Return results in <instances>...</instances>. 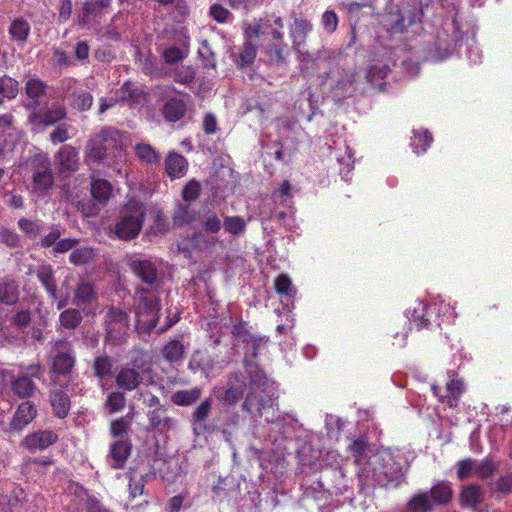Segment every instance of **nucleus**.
<instances>
[{"instance_id":"obj_56","label":"nucleus","mask_w":512,"mask_h":512,"mask_svg":"<svg viewBox=\"0 0 512 512\" xmlns=\"http://www.w3.org/2000/svg\"><path fill=\"white\" fill-rule=\"evenodd\" d=\"M245 390L246 384L244 382H238L236 386H231L229 389H226V406L232 405L241 399Z\"/></svg>"},{"instance_id":"obj_45","label":"nucleus","mask_w":512,"mask_h":512,"mask_svg":"<svg viewBox=\"0 0 512 512\" xmlns=\"http://www.w3.org/2000/svg\"><path fill=\"white\" fill-rule=\"evenodd\" d=\"M196 75V69L189 65L177 66L173 71V79L175 82L190 85Z\"/></svg>"},{"instance_id":"obj_63","label":"nucleus","mask_w":512,"mask_h":512,"mask_svg":"<svg viewBox=\"0 0 512 512\" xmlns=\"http://www.w3.org/2000/svg\"><path fill=\"white\" fill-rule=\"evenodd\" d=\"M69 126L67 124H60L50 134V140L53 144H59L67 141L70 138L68 132Z\"/></svg>"},{"instance_id":"obj_6","label":"nucleus","mask_w":512,"mask_h":512,"mask_svg":"<svg viewBox=\"0 0 512 512\" xmlns=\"http://www.w3.org/2000/svg\"><path fill=\"white\" fill-rule=\"evenodd\" d=\"M423 16L422 9L413 0H404L396 11H391L388 16L389 30L392 33L402 34L409 27L420 21Z\"/></svg>"},{"instance_id":"obj_22","label":"nucleus","mask_w":512,"mask_h":512,"mask_svg":"<svg viewBox=\"0 0 512 512\" xmlns=\"http://www.w3.org/2000/svg\"><path fill=\"white\" fill-rule=\"evenodd\" d=\"M485 499V491L480 485L470 484L464 486L459 495V502L463 508L476 509L483 503Z\"/></svg>"},{"instance_id":"obj_7","label":"nucleus","mask_w":512,"mask_h":512,"mask_svg":"<svg viewBox=\"0 0 512 512\" xmlns=\"http://www.w3.org/2000/svg\"><path fill=\"white\" fill-rule=\"evenodd\" d=\"M129 321V314L126 311L111 307L107 312L105 320L106 341L113 345L122 344L128 334Z\"/></svg>"},{"instance_id":"obj_64","label":"nucleus","mask_w":512,"mask_h":512,"mask_svg":"<svg viewBox=\"0 0 512 512\" xmlns=\"http://www.w3.org/2000/svg\"><path fill=\"white\" fill-rule=\"evenodd\" d=\"M512 489V476L507 474L504 476H501L497 479V481L493 485V490L495 492L507 494Z\"/></svg>"},{"instance_id":"obj_9","label":"nucleus","mask_w":512,"mask_h":512,"mask_svg":"<svg viewBox=\"0 0 512 512\" xmlns=\"http://www.w3.org/2000/svg\"><path fill=\"white\" fill-rule=\"evenodd\" d=\"M233 338V345L237 346L240 343L245 345L247 348L245 354L246 356H250L252 358H256L259 349L264 342V338L260 336H255L248 329V324L244 321H239L235 324L231 331Z\"/></svg>"},{"instance_id":"obj_13","label":"nucleus","mask_w":512,"mask_h":512,"mask_svg":"<svg viewBox=\"0 0 512 512\" xmlns=\"http://www.w3.org/2000/svg\"><path fill=\"white\" fill-rule=\"evenodd\" d=\"M48 85L38 78H30L24 86L26 101L24 107L30 112L40 107V99L47 94Z\"/></svg>"},{"instance_id":"obj_49","label":"nucleus","mask_w":512,"mask_h":512,"mask_svg":"<svg viewBox=\"0 0 512 512\" xmlns=\"http://www.w3.org/2000/svg\"><path fill=\"white\" fill-rule=\"evenodd\" d=\"M18 91V82L15 79L9 76L0 77V94L3 97L10 99L15 98Z\"/></svg>"},{"instance_id":"obj_57","label":"nucleus","mask_w":512,"mask_h":512,"mask_svg":"<svg viewBox=\"0 0 512 512\" xmlns=\"http://www.w3.org/2000/svg\"><path fill=\"white\" fill-rule=\"evenodd\" d=\"M275 291L280 295H289L292 290V281L287 274H280L275 279Z\"/></svg>"},{"instance_id":"obj_25","label":"nucleus","mask_w":512,"mask_h":512,"mask_svg":"<svg viewBox=\"0 0 512 512\" xmlns=\"http://www.w3.org/2000/svg\"><path fill=\"white\" fill-rule=\"evenodd\" d=\"M60 165V171L73 172L78 168V153L71 145H64L56 155Z\"/></svg>"},{"instance_id":"obj_3","label":"nucleus","mask_w":512,"mask_h":512,"mask_svg":"<svg viewBox=\"0 0 512 512\" xmlns=\"http://www.w3.org/2000/svg\"><path fill=\"white\" fill-rule=\"evenodd\" d=\"M145 216L146 206L142 202L129 200L120 210L113 228L114 234L123 241L136 238L143 227Z\"/></svg>"},{"instance_id":"obj_27","label":"nucleus","mask_w":512,"mask_h":512,"mask_svg":"<svg viewBox=\"0 0 512 512\" xmlns=\"http://www.w3.org/2000/svg\"><path fill=\"white\" fill-rule=\"evenodd\" d=\"M91 196L102 207H104L113 194V187L111 183L105 179H95L91 182L90 188Z\"/></svg>"},{"instance_id":"obj_51","label":"nucleus","mask_w":512,"mask_h":512,"mask_svg":"<svg viewBox=\"0 0 512 512\" xmlns=\"http://www.w3.org/2000/svg\"><path fill=\"white\" fill-rule=\"evenodd\" d=\"M497 470V465L490 459H486L480 463L477 462L475 467V475L481 479L485 480L491 477Z\"/></svg>"},{"instance_id":"obj_42","label":"nucleus","mask_w":512,"mask_h":512,"mask_svg":"<svg viewBox=\"0 0 512 512\" xmlns=\"http://www.w3.org/2000/svg\"><path fill=\"white\" fill-rule=\"evenodd\" d=\"M432 141L433 137L429 131L424 130L415 132L411 142L413 151L417 155L426 152Z\"/></svg>"},{"instance_id":"obj_38","label":"nucleus","mask_w":512,"mask_h":512,"mask_svg":"<svg viewBox=\"0 0 512 512\" xmlns=\"http://www.w3.org/2000/svg\"><path fill=\"white\" fill-rule=\"evenodd\" d=\"M201 397V390L193 388L191 390H179L172 394L171 401L178 406H189Z\"/></svg>"},{"instance_id":"obj_10","label":"nucleus","mask_w":512,"mask_h":512,"mask_svg":"<svg viewBox=\"0 0 512 512\" xmlns=\"http://www.w3.org/2000/svg\"><path fill=\"white\" fill-rule=\"evenodd\" d=\"M128 266L145 284L151 287L159 285V271L156 264L151 260L131 257L128 260Z\"/></svg>"},{"instance_id":"obj_60","label":"nucleus","mask_w":512,"mask_h":512,"mask_svg":"<svg viewBox=\"0 0 512 512\" xmlns=\"http://www.w3.org/2000/svg\"><path fill=\"white\" fill-rule=\"evenodd\" d=\"M367 447V438L364 436H360L350 444L349 449L352 452L353 456L355 457L356 461H359L362 459Z\"/></svg>"},{"instance_id":"obj_12","label":"nucleus","mask_w":512,"mask_h":512,"mask_svg":"<svg viewBox=\"0 0 512 512\" xmlns=\"http://www.w3.org/2000/svg\"><path fill=\"white\" fill-rule=\"evenodd\" d=\"M35 163L32 176L33 189L38 193L44 194L48 192L54 184L50 162L46 157H39Z\"/></svg>"},{"instance_id":"obj_53","label":"nucleus","mask_w":512,"mask_h":512,"mask_svg":"<svg viewBox=\"0 0 512 512\" xmlns=\"http://www.w3.org/2000/svg\"><path fill=\"white\" fill-rule=\"evenodd\" d=\"M19 228L28 236L30 239H35L40 235L41 226L33 220L27 218H21L18 222Z\"/></svg>"},{"instance_id":"obj_32","label":"nucleus","mask_w":512,"mask_h":512,"mask_svg":"<svg viewBox=\"0 0 512 512\" xmlns=\"http://www.w3.org/2000/svg\"><path fill=\"white\" fill-rule=\"evenodd\" d=\"M92 367L95 377L100 381L111 377L113 374V360L109 355L97 356Z\"/></svg>"},{"instance_id":"obj_29","label":"nucleus","mask_w":512,"mask_h":512,"mask_svg":"<svg viewBox=\"0 0 512 512\" xmlns=\"http://www.w3.org/2000/svg\"><path fill=\"white\" fill-rule=\"evenodd\" d=\"M12 391L19 398H30L34 395L37 387L28 375H18L11 383Z\"/></svg>"},{"instance_id":"obj_48","label":"nucleus","mask_w":512,"mask_h":512,"mask_svg":"<svg viewBox=\"0 0 512 512\" xmlns=\"http://www.w3.org/2000/svg\"><path fill=\"white\" fill-rule=\"evenodd\" d=\"M136 155L146 163L159 162L160 156L149 144H137L135 147Z\"/></svg>"},{"instance_id":"obj_17","label":"nucleus","mask_w":512,"mask_h":512,"mask_svg":"<svg viewBox=\"0 0 512 512\" xmlns=\"http://www.w3.org/2000/svg\"><path fill=\"white\" fill-rule=\"evenodd\" d=\"M96 300L97 291L94 283L81 278L74 289V298L72 300V304H74L76 307L84 309L86 306L94 303Z\"/></svg>"},{"instance_id":"obj_47","label":"nucleus","mask_w":512,"mask_h":512,"mask_svg":"<svg viewBox=\"0 0 512 512\" xmlns=\"http://www.w3.org/2000/svg\"><path fill=\"white\" fill-rule=\"evenodd\" d=\"M476 464H477V460L472 459V458H465V459L459 460L456 464L457 478L460 481L470 478L472 476L473 472L475 473Z\"/></svg>"},{"instance_id":"obj_19","label":"nucleus","mask_w":512,"mask_h":512,"mask_svg":"<svg viewBox=\"0 0 512 512\" xmlns=\"http://www.w3.org/2000/svg\"><path fill=\"white\" fill-rule=\"evenodd\" d=\"M147 417L149 422L148 430L164 433L175 426V420L167 415L163 405H159V407L149 411Z\"/></svg>"},{"instance_id":"obj_43","label":"nucleus","mask_w":512,"mask_h":512,"mask_svg":"<svg viewBox=\"0 0 512 512\" xmlns=\"http://www.w3.org/2000/svg\"><path fill=\"white\" fill-rule=\"evenodd\" d=\"M408 512H433L431 503L425 493L414 495L407 503Z\"/></svg>"},{"instance_id":"obj_62","label":"nucleus","mask_w":512,"mask_h":512,"mask_svg":"<svg viewBox=\"0 0 512 512\" xmlns=\"http://www.w3.org/2000/svg\"><path fill=\"white\" fill-rule=\"evenodd\" d=\"M139 96V91L131 82H125L117 92V97L122 100H135Z\"/></svg>"},{"instance_id":"obj_5","label":"nucleus","mask_w":512,"mask_h":512,"mask_svg":"<svg viewBox=\"0 0 512 512\" xmlns=\"http://www.w3.org/2000/svg\"><path fill=\"white\" fill-rule=\"evenodd\" d=\"M51 359V381L57 384V378L69 375L76 364V357L70 341L66 339L55 341L51 350Z\"/></svg>"},{"instance_id":"obj_28","label":"nucleus","mask_w":512,"mask_h":512,"mask_svg":"<svg viewBox=\"0 0 512 512\" xmlns=\"http://www.w3.org/2000/svg\"><path fill=\"white\" fill-rule=\"evenodd\" d=\"M20 296L18 283L13 279L5 278L0 282V303L15 305Z\"/></svg>"},{"instance_id":"obj_21","label":"nucleus","mask_w":512,"mask_h":512,"mask_svg":"<svg viewBox=\"0 0 512 512\" xmlns=\"http://www.w3.org/2000/svg\"><path fill=\"white\" fill-rule=\"evenodd\" d=\"M58 436L53 431H37L27 435L23 445L29 450H44L54 444Z\"/></svg>"},{"instance_id":"obj_2","label":"nucleus","mask_w":512,"mask_h":512,"mask_svg":"<svg viewBox=\"0 0 512 512\" xmlns=\"http://www.w3.org/2000/svg\"><path fill=\"white\" fill-rule=\"evenodd\" d=\"M284 23L281 17L274 14H267L264 17L255 19L245 26L244 34L247 40H252L259 36H271L274 43L270 46L268 54L271 60L282 62L284 60V50L287 45L284 43Z\"/></svg>"},{"instance_id":"obj_46","label":"nucleus","mask_w":512,"mask_h":512,"mask_svg":"<svg viewBox=\"0 0 512 512\" xmlns=\"http://www.w3.org/2000/svg\"><path fill=\"white\" fill-rule=\"evenodd\" d=\"M71 97V106L79 111H87L93 104V96L87 91H75Z\"/></svg>"},{"instance_id":"obj_34","label":"nucleus","mask_w":512,"mask_h":512,"mask_svg":"<svg viewBox=\"0 0 512 512\" xmlns=\"http://www.w3.org/2000/svg\"><path fill=\"white\" fill-rule=\"evenodd\" d=\"M252 40H247L245 37V42L241 51L236 55L232 54L235 58V62L240 67H245L253 63L256 58L257 48L251 42Z\"/></svg>"},{"instance_id":"obj_26","label":"nucleus","mask_w":512,"mask_h":512,"mask_svg":"<svg viewBox=\"0 0 512 512\" xmlns=\"http://www.w3.org/2000/svg\"><path fill=\"white\" fill-rule=\"evenodd\" d=\"M162 115L168 122L180 120L186 113V103L176 97L168 99L161 109Z\"/></svg>"},{"instance_id":"obj_11","label":"nucleus","mask_w":512,"mask_h":512,"mask_svg":"<svg viewBox=\"0 0 512 512\" xmlns=\"http://www.w3.org/2000/svg\"><path fill=\"white\" fill-rule=\"evenodd\" d=\"M290 19L292 23L289 25V36L292 40V47L295 51L304 53L303 46L313 26L310 21L299 17L295 12H291Z\"/></svg>"},{"instance_id":"obj_16","label":"nucleus","mask_w":512,"mask_h":512,"mask_svg":"<svg viewBox=\"0 0 512 512\" xmlns=\"http://www.w3.org/2000/svg\"><path fill=\"white\" fill-rule=\"evenodd\" d=\"M449 380L446 382V395L439 397V402L446 403L449 408L455 409L460 404V399L465 391V384L462 379L454 377V373L450 371Z\"/></svg>"},{"instance_id":"obj_18","label":"nucleus","mask_w":512,"mask_h":512,"mask_svg":"<svg viewBox=\"0 0 512 512\" xmlns=\"http://www.w3.org/2000/svg\"><path fill=\"white\" fill-rule=\"evenodd\" d=\"M132 444L129 440H117L109 449L107 458L111 461V468L123 469L131 455Z\"/></svg>"},{"instance_id":"obj_61","label":"nucleus","mask_w":512,"mask_h":512,"mask_svg":"<svg viewBox=\"0 0 512 512\" xmlns=\"http://www.w3.org/2000/svg\"><path fill=\"white\" fill-rule=\"evenodd\" d=\"M246 223L241 217H226V231L233 235H238L244 232Z\"/></svg>"},{"instance_id":"obj_54","label":"nucleus","mask_w":512,"mask_h":512,"mask_svg":"<svg viewBox=\"0 0 512 512\" xmlns=\"http://www.w3.org/2000/svg\"><path fill=\"white\" fill-rule=\"evenodd\" d=\"M93 258V252L89 248H79L73 250L69 256L71 263L75 265H84L90 262Z\"/></svg>"},{"instance_id":"obj_39","label":"nucleus","mask_w":512,"mask_h":512,"mask_svg":"<svg viewBox=\"0 0 512 512\" xmlns=\"http://www.w3.org/2000/svg\"><path fill=\"white\" fill-rule=\"evenodd\" d=\"M71 202L75 205L77 211L85 218L97 216L103 208L101 205H98L99 203L93 198H85L77 201L71 199Z\"/></svg>"},{"instance_id":"obj_23","label":"nucleus","mask_w":512,"mask_h":512,"mask_svg":"<svg viewBox=\"0 0 512 512\" xmlns=\"http://www.w3.org/2000/svg\"><path fill=\"white\" fill-rule=\"evenodd\" d=\"M36 277L52 300L58 299V288L54 270L51 265H41L36 270Z\"/></svg>"},{"instance_id":"obj_30","label":"nucleus","mask_w":512,"mask_h":512,"mask_svg":"<svg viewBox=\"0 0 512 512\" xmlns=\"http://www.w3.org/2000/svg\"><path fill=\"white\" fill-rule=\"evenodd\" d=\"M430 495L433 503L446 506L453 497V489L448 482L440 481L432 486Z\"/></svg>"},{"instance_id":"obj_14","label":"nucleus","mask_w":512,"mask_h":512,"mask_svg":"<svg viewBox=\"0 0 512 512\" xmlns=\"http://www.w3.org/2000/svg\"><path fill=\"white\" fill-rule=\"evenodd\" d=\"M383 477L377 475L375 482L385 488H397L405 481L406 471H404L401 463L392 461L390 464L383 466Z\"/></svg>"},{"instance_id":"obj_24","label":"nucleus","mask_w":512,"mask_h":512,"mask_svg":"<svg viewBox=\"0 0 512 512\" xmlns=\"http://www.w3.org/2000/svg\"><path fill=\"white\" fill-rule=\"evenodd\" d=\"M50 403L55 416L64 419L68 416L70 411V398L68 394L62 389H54L50 392Z\"/></svg>"},{"instance_id":"obj_52","label":"nucleus","mask_w":512,"mask_h":512,"mask_svg":"<svg viewBox=\"0 0 512 512\" xmlns=\"http://www.w3.org/2000/svg\"><path fill=\"white\" fill-rule=\"evenodd\" d=\"M201 193V185L196 180H190L182 190V198L186 203L195 201Z\"/></svg>"},{"instance_id":"obj_1","label":"nucleus","mask_w":512,"mask_h":512,"mask_svg":"<svg viewBox=\"0 0 512 512\" xmlns=\"http://www.w3.org/2000/svg\"><path fill=\"white\" fill-rule=\"evenodd\" d=\"M248 374V393L242 403V410L254 420L264 416L267 422H272L278 406L274 383L257 367L254 370L249 368Z\"/></svg>"},{"instance_id":"obj_15","label":"nucleus","mask_w":512,"mask_h":512,"mask_svg":"<svg viewBox=\"0 0 512 512\" xmlns=\"http://www.w3.org/2000/svg\"><path fill=\"white\" fill-rule=\"evenodd\" d=\"M143 372L129 366L122 367L115 375L116 386L124 392L136 390L143 383Z\"/></svg>"},{"instance_id":"obj_36","label":"nucleus","mask_w":512,"mask_h":512,"mask_svg":"<svg viewBox=\"0 0 512 512\" xmlns=\"http://www.w3.org/2000/svg\"><path fill=\"white\" fill-rule=\"evenodd\" d=\"M389 72L390 68L387 65H372L366 73L367 82L374 87L382 89L384 86L383 80L387 77Z\"/></svg>"},{"instance_id":"obj_35","label":"nucleus","mask_w":512,"mask_h":512,"mask_svg":"<svg viewBox=\"0 0 512 512\" xmlns=\"http://www.w3.org/2000/svg\"><path fill=\"white\" fill-rule=\"evenodd\" d=\"M30 33V24L23 18H16L9 27V35L12 40L25 42Z\"/></svg>"},{"instance_id":"obj_40","label":"nucleus","mask_w":512,"mask_h":512,"mask_svg":"<svg viewBox=\"0 0 512 512\" xmlns=\"http://www.w3.org/2000/svg\"><path fill=\"white\" fill-rule=\"evenodd\" d=\"M184 345L179 340L169 341L162 349V355L169 362H178L184 356Z\"/></svg>"},{"instance_id":"obj_33","label":"nucleus","mask_w":512,"mask_h":512,"mask_svg":"<svg viewBox=\"0 0 512 512\" xmlns=\"http://www.w3.org/2000/svg\"><path fill=\"white\" fill-rule=\"evenodd\" d=\"M107 151L105 143L97 134L87 145L86 157L94 162H101L105 159Z\"/></svg>"},{"instance_id":"obj_41","label":"nucleus","mask_w":512,"mask_h":512,"mask_svg":"<svg viewBox=\"0 0 512 512\" xmlns=\"http://www.w3.org/2000/svg\"><path fill=\"white\" fill-rule=\"evenodd\" d=\"M108 150L122 147V134L115 128H105L99 134Z\"/></svg>"},{"instance_id":"obj_8","label":"nucleus","mask_w":512,"mask_h":512,"mask_svg":"<svg viewBox=\"0 0 512 512\" xmlns=\"http://www.w3.org/2000/svg\"><path fill=\"white\" fill-rule=\"evenodd\" d=\"M67 109L63 105L53 104L44 109L37 108L28 115V122L34 127H48L59 123L67 118Z\"/></svg>"},{"instance_id":"obj_4","label":"nucleus","mask_w":512,"mask_h":512,"mask_svg":"<svg viewBox=\"0 0 512 512\" xmlns=\"http://www.w3.org/2000/svg\"><path fill=\"white\" fill-rule=\"evenodd\" d=\"M138 304L135 309L136 331L139 334H150L157 326L159 321V312L161 310L160 298L151 295L146 288H139Z\"/></svg>"},{"instance_id":"obj_50","label":"nucleus","mask_w":512,"mask_h":512,"mask_svg":"<svg viewBox=\"0 0 512 512\" xmlns=\"http://www.w3.org/2000/svg\"><path fill=\"white\" fill-rule=\"evenodd\" d=\"M130 420L127 417H120L110 423V433L115 438H121L130 430Z\"/></svg>"},{"instance_id":"obj_55","label":"nucleus","mask_w":512,"mask_h":512,"mask_svg":"<svg viewBox=\"0 0 512 512\" xmlns=\"http://www.w3.org/2000/svg\"><path fill=\"white\" fill-rule=\"evenodd\" d=\"M192 220V216L189 211L187 204H179L173 213V222L177 226H182L189 223Z\"/></svg>"},{"instance_id":"obj_20","label":"nucleus","mask_w":512,"mask_h":512,"mask_svg":"<svg viewBox=\"0 0 512 512\" xmlns=\"http://www.w3.org/2000/svg\"><path fill=\"white\" fill-rule=\"evenodd\" d=\"M37 415V409L34 404L30 401L22 402L10 422V429L13 431L22 430L27 424H29Z\"/></svg>"},{"instance_id":"obj_59","label":"nucleus","mask_w":512,"mask_h":512,"mask_svg":"<svg viewBox=\"0 0 512 512\" xmlns=\"http://www.w3.org/2000/svg\"><path fill=\"white\" fill-rule=\"evenodd\" d=\"M110 0H89L84 3L83 12L85 15L97 14L100 10L108 8Z\"/></svg>"},{"instance_id":"obj_44","label":"nucleus","mask_w":512,"mask_h":512,"mask_svg":"<svg viewBox=\"0 0 512 512\" xmlns=\"http://www.w3.org/2000/svg\"><path fill=\"white\" fill-rule=\"evenodd\" d=\"M126 405V396L124 391L117 390L112 391L108 394L105 407L108 409L110 414L116 413L124 409Z\"/></svg>"},{"instance_id":"obj_58","label":"nucleus","mask_w":512,"mask_h":512,"mask_svg":"<svg viewBox=\"0 0 512 512\" xmlns=\"http://www.w3.org/2000/svg\"><path fill=\"white\" fill-rule=\"evenodd\" d=\"M321 24L327 33H333L338 26V17L332 10H327L323 13Z\"/></svg>"},{"instance_id":"obj_31","label":"nucleus","mask_w":512,"mask_h":512,"mask_svg":"<svg viewBox=\"0 0 512 512\" xmlns=\"http://www.w3.org/2000/svg\"><path fill=\"white\" fill-rule=\"evenodd\" d=\"M187 166L186 158L175 152L170 153L165 161L166 171L172 178L184 175Z\"/></svg>"},{"instance_id":"obj_37","label":"nucleus","mask_w":512,"mask_h":512,"mask_svg":"<svg viewBox=\"0 0 512 512\" xmlns=\"http://www.w3.org/2000/svg\"><path fill=\"white\" fill-rule=\"evenodd\" d=\"M83 320L82 314L77 308H68L63 310L59 315L60 325L65 329L77 328Z\"/></svg>"}]
</instances>
